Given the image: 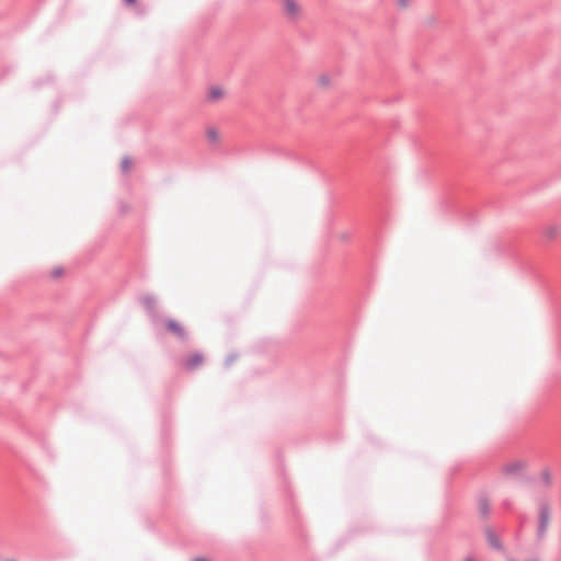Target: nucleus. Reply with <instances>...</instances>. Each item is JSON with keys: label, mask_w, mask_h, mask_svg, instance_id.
I'll list each match as a JSON object with an SVG mask.
<instances>
[{"label": "nucleus", "mask_w": 561, "mask_h": 561, "mask_svg": "<svg viewBox=\"0 0 561 561\" xmlns=\"http://www.w3.org/2000/svg\"><path fill=\"white\" fill-rule=\"evenodd\" d=\"M317 82L320 87L329 88L332 85L333 80L329 75H321L318 77Z\"/></svg>", "instance_id": "nucleus-8"}, {"label": "nucleus", "mask_w": 561, "mask_h": 561, "mask_svg": "<svg viewBox=\"0 0 561 561\" xmlns=\"http://www.w3.org/2000/svg\"><path fill=\"white\" fill-rule=\"evenodd\" d=\"M226 94H227V91L224 87L210 85L207 89L206 98H207V101H209V102H219L225 99Z\"/></svg>", "instance_id": "nucleus-4"}, {"label": "nucleus", "mask_w": 561, "mask_h": 561, "mask_svg": "<svg viewBox=\"0 0 561 561\" xmlns=\"http://www.w3.org/2000/svg\"><path fill=\"white\" fill-rule=\"evenodd\" d=\"M465 561H473V560H471V559H467V560H465Z\"/></svg>", "instance_id": "nucleus-16"}, {"label": "nucleus", "mask_w": 561, "mask_h": 561, "mask_svg": "<svg viewBox=\"0 0 561 561\" xmlns=\"http://www.w3.org/2000/svg\"><path fill=\"white\" fill-rule=\"evenodd\" d=\"M337 239H339L341 242L346 243V242H348V241H350L351 237H350V234H348V233H346V232H342V233H339Z\"/></svg>", "instance_id": "nucleus-9"}, {"label": "nucleus", "mask_w": 561, "mask_h": 561, "mask_svg": "<svg viewBox=\"0 0 561 561\" xmlns=\"http://www.w3.org/2000/svg\"><path fill=\"white\" fill-rule=\"evenodd\" d=\"M205 362V357L201 353H192L184 360V367L188 370L198 369Z\"/></svg>", "instance_id": "nucleus-3"}, {"label": "nucleus", "mask_w": 561, "mask_h": 561, "mask_svg": "<svg viewBox=\"0 0 561 561\" xmlns=\"http://www.w3.org/2000/svg\"><path fill=\"white\" fill-rule=\"evenodd\" d=\"M194 561H208V560L203 559V558H197V559H195Z\"/></svg>", "instance_id": "nucleus-15"}, {"label": "nucleus", "mask_w": 561, "mask_h": 561, "mask_svg": "<svg viewBox=\"0 0 561 561\" xmlns=\"http://www.w3.org/2000/svg\"><path fill=\"white\" fill-rule=\"evenodd\" d=\"M560 232V228L557 225H548L542 230V236L548 240H554Z\"/></svg>", "instance_id": "nucleus-7"}, {"label": "nucleus", "mask_w": 561, "mask_h": 561, "mask_svg": "<svg viewBox=\"0 0 561 561\" xmlns=\"http://www.w3.org/2000/svg\"><path fill=\"white\" fill-rule=\"evenodd\" d=\"M283 13L289 21H298L302 15V7L297 0H283Z\"/></svg>", "instance_id": "nucleus-2"}, {"label": "nucleus", "mask_w": 561, "mask_h": 561, "mask_svg": "<svg viewBox=\"0 0 561 561\" xmlns=\"http://www.w3.org/2000/svg\"><path fill=\"white\" fill-rule=\"evenodd\" d=\"M399 2L402 7H405L408 4V0H399Z\"/></svg>", "instance_id": "nucleus-14"}, {"label": "nucleus", "mask_w": 561, "mask_h": 561, "mask_svg": "<svg viewBox=\"0 0 561 561\" xmlns=\"http://www.w3.org/2000/svg\"><path fill=\"white\" fill-rule=\"evenodd\" d=\"M507 561H538V560L535 558H529V559H524V560L516 559V558H510Z\"/></svg>", "instance_id": "nucleus-10"}, {"label": "nucleus", "mask_w": 561, "mask_h": 561, "mask_svg": "<svg viewBox=\"0 0 561 561\" xmlns=\"http://www.w3.org/2000/svg\"><path fill=\"white\" fill-rule=\"evenodd\" d=\"M552 516L551 506L548 503H540L538 507L537 534L542 537L546 535Z\"/></svg>", "instance_id": "nucleus-1"}, {"label": "nucleus", "mask_w": 561, "mask_h": 561, "mask_svg": "<svg viewBox=\"0 0 561 561\" xmlns=\"http://www.w3.org/2000/svg\"><path fill=\"white\" fill-rule=\"evenodd\" d=\"M519 468H520L519 465H513V466L507 467L506 469L507 470H511V469L514 470V469H519Z\"/></svg>", "instance_id": "nucleus-12"}, {"label": "nucleus", "mask_w": 561, "mask_h": 561, "mask_svg": "<svg viewBox=\"0 0 561 561\" xmlns=\"http://www.w3.org/2000/svg\"><path fill=\"white\" fill-rule=\"evenodd\" d=\"M165 328L169 332H171L172 334H174L178 337L182 339L185 336V331H184L182 323L176 320L165 321Z\"/></svg>", "instance_id": "nucleus-5"}, {"label": "nucleus", "mask_w": 561, "mask_h": 561, "mask_svg": "<svg viewBox=\"0 0 561 561\" xmlns=\"http://www.w3.org/2000/svg\"><path fill=\"white\" fill-rule=\"evenodd\" d=\"M126 4L134 5L136 3V0H124Z\"/></svg>", "instance_id": "nucleus-13"}, {"label": "nucleus", "mask_w": 561, "mask_h": 561, "mask_svg": "<svg viewBox=\"0 0 561 561\" xmlns=\"http://www.w3.org/2000/svg\"><path fill=\"white\" fill-rule=\"evenodd\" d=\"M486 540L489 545L495 550H502L503 545L500 536L493 529H486Z\"/></svg>", "instance_id": "nucleus-6"}, {"label": "nucleus", "mask_w": 561, "mask_h": 561, "mask_svg": "<svg viewBox=\"0 0 561 561\" xmlns=\"http://www.w3.org/2000/svg\"><path fill=\"white\" fill-rule=\"evenodd\" d=\"M208 137L211 138V139H216L217 138V133L215 130H209L208 131Z\"/></svg>", "instance_id": "nucleus-11"}]
</instances>
